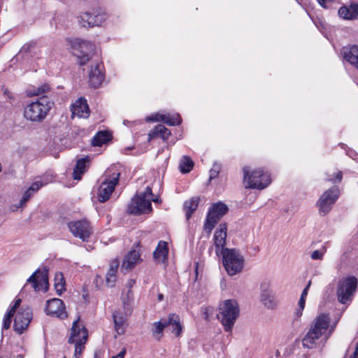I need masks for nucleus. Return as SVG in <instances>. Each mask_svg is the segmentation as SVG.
I'll return each mask as SVG.
<instances>
[{
  "instance_id": "1",
  "label": "nucleus",
  "mask_w": 358,
  "mask_h": 358,
  "mask_svg": "<svg viewBox=\"0 0 358 358\" xmlns=\"http://www.w3.org/2000/svg\"><path fill=\"white\" fill-rule=\"evenodd\" d=\"M330 322V317L327 314L319 315L311 325L309 331L302 340L303 348L313 349L317 345V341L324 335L327 331Z\"/></svg>"
},
{
  "instance_id": "2",
  "label": "nucleus",
  "mask_w": 358,
  "mask_h": 358,
  "mask_svg": "<svg viewBox=\"0 0 358 358\" xmlns=\"http://www.w3.org/2000/svg\"><path fill=\"white\" fill-rule=\"evenodd\" d=\"M54 105L47 96H42L28 103L24 109V117L31 122L43 121Z\"/></svg>"
},
{
  "instance_id": "3",
  "label": "nucleus",
  "mask_w": 358,
  "mask_h": 358,
  "mask_svg": "<svg viewBox=\"0 0 358 358\" xmlns=\"http://www.w3.org/2000/svg\"><path fill=\"white\" fill-rule=\"evenodd\" d=\"M239 312L238 304L234 299H227L220 303L217 317L225 331H231L239 316Z\"/></svg>"
},
{
  "instance_id": "4",
  "label": "nucleus",
  "mask_w": 358,
  "mask_h": 358,
  "mask_svg": "<svg viewBox=\"0 0 358 358\" xmlns=\"http://www.w3.org/2000/svg\"><path fill=\"white\" fill-rule=\"evenodd\" d=\"M220 255L222 256L223 266L229 275L234 276L243 271L245 259L238 250L225 248Z\"/></svg>"
},
{
  "instance_id": "5",
  "label": "nucleus",
  "mask_w": 358,
  "mask_h": 358,
  "mask_svg": "<svg viewBox=\"0 0 358 358\" xmlns=\"http://www.w3.org/2000/svg\"><path fill=\"white\" fill-rule=\"evenodd\" d=\"M243 182L246 188L263 189L271 182L268 173H264L262 169H255L252 171L248 167H244Z\"/></svg>"
},
{
  "instance_id": "6",
  "label": "nucleus",
  "mask_w": 358,
  "mask_h": 358,
  "mask_svg": "<svg viewBox=\"0 0 358 358\" xmlns=\"http://www.w3.org/2000/svg\"><path fill=\"white\" fill-rule=\"evenodd\" d=\"M152 192L150 187H147L143 192L137 194L128 206V212L131 214L141 215L152 211Z\"/></svg>"
},
{
  "instance_id": "7",
  "label": "nucleus",
  "mask_w": 358,
  "mask_h": 358,
  "mask_svg": "<svg viewBox=\"0 0 358 358\" xmlns=\"http://www.w3.org/2000/svg\"><path fill=\"white\" fill-rule=\"evenodd\" d=\"M357 289V278L350 275L339 280L336 287V295L341 303L345 304L352 301Z\"/></svg>"
},
{
  "instance_id": "8",
  "label": "nucleus",
  "mask_w": 358,
  "mask_h": 358,
  "mask_svg": "<svg viewBox=\"0 0 358 358\" xmlns=\"http://www.w3.org/2000/svg\"><path fill=\"white\" fill-rule=\"evenodd\" d=\"M68 41L79 64L85 65L90 59L89 55L94 50L93 44L80 38L69 39Z\"/></svg>"
},
{
  "instance_id": "9",
  "label": "nucleus",
  "mask_w": 358,
  "mask_h": 358,
  "mask_svg": "<svg viewBox=\"0 0 358 358\" xmlns=\"http://www.w3.org/2000/svg\"><path fill=\"white\" fill-rule=\"evenodd\" d=\"M228 207L222 202L213 203L209 208L203 229L208 234H210L215 224L227 213Z\"/></svg>"
},
{
  "instance_id": "10",
  "label": "nucleus",
  "mask_w": 358,
  "mask_h": 358,
  "mask_svg": "<svg viewBox=\"0 0 358 358\" xmlns=\"http://www.w3.org/2000/svg\"><path fill=\"white\" fill-rule=\"evenodd\" d=\"M339 196V189L334 186L326 190L320 197L317 202L319 213L325 215L330 212L333 205L336 203Z\"/></svg>"
},
{
  "instance_id": "11",
  "label": "nucleus",
  "mask_w": 358,
  "mask_h": 358,
  "mask_svg": "<svg viewBox=\"0 0 358 358\" xmlns=\"http://www.w3.org/2000/svg\"><path fill=\"white\" fill-rule=\"evenodd\" d=\"M67 225L73 236L84 242L88 241L92 234V227L86 220L71 221Z\"/></svg>"
},
{
  "instance_id": "12",
  "label": "nucleus",
  "mask_w": 358,
  "mask_h": 358,
  "mask_svg": "<svg viewBox=\"0 0 358 358\" xmlns=\"http://www.w3.org/2000/svg\"><path fill=\"white\" fill-rule=\"evenodd\" d=\"M31 284L35 292L43 290L46 292L48 289V268L43 266L35 271L32 275L27 280V284Z\"/></svg>"
},
{
  "instance_id": "13",
  "label": "nucleus",
  "mask_w": 358,
  "mask_h": 358,
  "mask_svg": "<svg viewBox=\"0 0 358 358\" xmlns=\"http://www.w3.org/2000/svg\"><path fill=\"white\" fill-rule=\"evenodd\" d=\"M132 312V307L119 308L113 314L115 330L118 335L124 334L127 328V320Z\"/></svg>"
},
{
  "instance_id": "14",
  "label": "nucleus",
  "mask_w": 358,
  "mask_h": 358,
  "mask_svg": "<svg viewBox=\"0 0 358 358\" xmlns=\"http://www.w3.org/2000/svg\"><path fill=\"white\" fill-rule=\"evenodd\" d=\"M260 301L265 308L270 310L275 309L278 301L274 293L271 289V284L268 281H264L260 285Z\"/></svg>"
},
{
  "instance_id": "15",
  "label": "nucleus",
  "mask_w": 358,
  "mask_h": 358,
  "mask_svg": "<svg viewBox=\"0 0 358 358\" xmlns=\"http://www.w3.org/2000/svg\"><path fill=\"white\" fill-rule=\"evenodd\" d=\"M120 173H114L113 176L106 178L99 186L98 191V199L100 202H105L109 199L112 192L118 183Z\"/></svg>"
},
{
  "instance_id": "16",
  "label": "nucleus",
  "mask_w": 358,
  "mask_h": 358,
  "mask_svg": "<svg viewBox=\"0 0 358 358\" xmlns=\"http://www.w3.org/2000/svg\"><path fill=\"white\" fill-rule=\"evenodd\" d=\"M31 319L32 311L30 308L19 309L14 319V330L19 334H22L28 327Z\"/></svg>"
},
{
  "instance_id": "17",
  "label": "nucleus",
  "mask_w": 358,
  "mask_h": 358,
  "mask_svg": "<svg viewBox=\"0 0 358 358\" xmlns=\"http://www.w3.org/2000/svg\"><path fill=\"white\" fill-rule=\"evenodd\" d=\"M106 20V15L98 10L93 13L83 12L78 16V22L84 27L100 26Z\"/></svg>"
},
{
  "instance_id": "18",
  "label": "nucleus",
  "mask_w": 358,
  "mask_h": 358,
  "mask_svg": "<svg viewBox=\"0 0 358 358\" xmlns=\"http://www.w3.org/2000/svg\"><path fill=\"white\" fill-rule=\"evenodd\" d=\"M47 315L64 319L67 317L65 310V306L62 300L59 299H52L47 301L45 309Z\"/></svg>"
},
{
  "instance_id": "19",
  "label": "nucleus",
  "mask_w": 358,
  "mask_h": 358,
  "mask_svg": "<svg viewBox=\"0 0 358 358\" xmlns=\"http://www.w3.org/2000/svg\"><path fill=\"white\" fill-rule=\"evenodd\" d=\"M227 233V227L226 224H220L214 233V245L215 246V252L217 255L222 253V250L226 248L224 245L226 244Z\"/></svg>"
},
{
  "instance_id": "20",
  "label": "nucleus",
  "mask_w": 358,
  "mask_h": 358,
  "mask_svg": "<svg viewBox=\"0 0 358 358\" xmlns=\"http://www.w3.org/2000/svg\"><path fill=\"white\" fill-rule=\"evenodd\" d=\"M147 122H164L166 124L170 126H175L180 124L181 122V118L179 114H176L171 116L170 115H162L159 113H155L148 117H146Z\"/></svg>"
},
{
  "instance_id": "21",
  "label": "nucleus",
  "mask_w": 358,
  "mask_h": 358,
  "mask_svg": "<svg viewBox=\"0 0 358 358\" xmlns=\"http://www.w3.org/2000/svg\"><path fill=\"white\" fill-rule=\"evenodd\" d=\"M72 116L86 118L90 115V109L87 100L84 98H80L71 107Z\"/></svg>"
},
{
  "instance_id": "22",
  "label": "nucleus",
  "mask_w": 358,
  "mask_h": 358,
  "mask_svg": "<svg viewBox=\"0 0 358 358\" xmlns=\"http://www.w3.org/2000/svg\"><path fill=\"white\" fill-rule=\"evenodd\" d=\"M83 332H85L88 337L87 331L85 327L79 323V318L75 320L71 329V335L69 338V343H78L83 339Z\"/></svg>"
},
{
  "instance_id": "23",
  "label": "nucleus",
  "mask_w": 358,
  "mask_h": 358,
  "mask_svg": "<svg viewBox=\"0 0 358 358\" xmlns=\"http://www.w3.org/2000/svg\"><path fill=\"white\" fill-rule=\"evenodd\" d=\"M119 265L120 262L117 259H113L110 262L109 268L106 276V283L109 287H113L115 285Z\"/></svg>"
},
{
  "instance_id": "24",
  "label": "nucleus",
  "mask_w": 358,
  "mask_h": 358,
  "mask_svg": "<svg viewBox=\"0 0 358 358\" xmlns=\"http://www.w3.org/2000/svg\"><path fill=\"white\" fill-rule=\"evenodd\" d=\"M100 67V65L96 64L94 66H92L90 72V84L94 88L99 87L104 78V76L102 73Z\"/></svg>"
},
{
  "instance_id": "25",
  "label": "nucleus",
  "mask_w": 358,
  "mask_h": 358,
  "mask_svg": "<svg viewBox=\"0 0 358 358\" xmlns=\"http://www.w3.org/2000/svg\"><path fill=\"white\" fill-rule=\"evenodd\" d=\"M169 254L168 244L166 242L160 241L157 247L153 252V257L157 262L165 263Z\"/></svg>"
},
{
  "instance_id": "26",
  "label": "nucleus",
  "mask_w": 358,
  "mask_h": 358,
  "mask_svg": "<svg viewBox=\"0 0 358 358\" xmlns=\"http://www.w3.org/2000/svg\"><path fill=\"white\" fill-rule=\"evenodd\" d=\"M344 59L358 70V46L344 48L341 52Z\"/></svg>"
},
{
  "instance_id": "27",
  "label": "nucleus",
  "mask_w": 358,
  "mask_h": 358,
  "mask_svg": "<svg viewBox=\"0 0 358 358\" xmlns=\"http://www.w3.org/2000/svg\"><path fill=\"white\" fill-rule=\"evenodd\" d=\"M338 15L346 20L358 19V4L352 3L349 6H342L338 10Z\"/></svg>"
},
{
  "instance_id": "28",
  "label": "nucleus",
  "mask_w": 358,
  "mask_h": 358,
  "mask_svg": "<svg viewBox=\"0 0 358 358\" xmlns=\"http://www.w3.org/2000/svg\"><path fill=\"white\" fill-rule=\"evenodd\" d=\"M141 258L138 251L132 250L125 257L122 264V268L125 270L132 269L138 262Z\"/></svg>"
},
{
  "instance_id": "29",
  "label": "nucleus",
  "mask_w": 358,
  "mask_h": 358,
  "mask_svg": "<svg viewBox=\"0 0 358 358\" xmlns=\"http://www.w3.org/2000/svg\"><path fill=\"white\" fill-rule=\"evenodd\" d=\"M167 327H171L172 332L176 336H179L182 330V326L180 324V317L174 313L169 314L168 318L166 319Z\"/></svg>"
},
{
  "instance_id": "30",
  "label": "nucleus",
  "mask_w": 358,
  "mask_h": 358,
  "mask_svg": "<svg viewBox=\"0 0 358 358\" xmlns=\"http://www.w3.org/2000/svg\"><path fill=\"white\" fill-rule=\"evenodd\" d=\"M167 327L166 319H162L159 321L155 322L152 325L151 331L153 336L157 340L160 341L163 336V331Z\"/></svg>"
},
{
  "instance_id": "31",
  "label": "nucleus",
  "mask_w": 358,
  "mask_h": 358,
  "mask_svg": "<svg viewBox=\"0 0 358 358\" xmlns=\"http://www.w3.org/2000/svg\"><path fill=\"white\" fill-rule=\"evenodd\" d=\"M199 202V197H192L189 200H187L184 203V210L185 211V216L188 220L193 213L196 210Z\"/></svg>"
},
{
  "instance_id": "32",
  "label": "nucleus",
  "mask_w": 358,
  "mask_h": 358,
  "mask_svg": "<svg viewBox=\"0 0 358 358\" xmlns=\"http://www.w3.org/2000/svg\"><path fill=\"white\" fill-rule=\"evenodd\" d=\"M87 158H82L77 161L73 169V176L75 180H80L81 176L85 171Z\"/></svg>"
},
{
  "instance_id": "33",
  "label": "nucleus",
  "mask_w": 358,
  "mask_h": 358,
  "mask_svg": "<svg viewBox=\"0 0 358 358\" xmlns=\"http://www.w3.org/2000/svg\"><path fill=\"white\" fill-rule=\"evenodd\" d=\"M110 140V134L108 131H99L92 138V144L93 146H101Z\"/></svg>"
},
{
  "instance_id": "34",
  "label": "nucleus",
  "mask_w": 358,
  "mask_h": 358,
  "mask_svg": "<svg viewBox=\"0 0 358 358\" xmlns=\"http://www.w3.org/2000/svg\"><path fill=\"white\" fill-rule=\"evenodd\" d=\"M55 288L58 295H61L65 290V281L63 274L60 272L56 273L54 279Z\"/></svg>"
},
{
  "instance_id": "35",
  "label": "nucleus",
  "mask_w": 358,
  "mask_h": 358,
  "mask_svg": "<svg viewBox=\"0 0 358 358\" xmlns=\"http://www.w3.org/2000/svg\"><path fill=\"white\" fill-rule=\"evenodd\" d=\"M50 90V86L48 84H43L38 87L29 90L27 93L30 96H41L40 97H41L42 96H45L44 94L48 92Z\"/></svg>"
},
{
  "instance_id": "36",
  "label": "nucleus",
  "mask_w": 358,
  "mask_h": 358,
  "mask_svg": "<svg viewBox=\"0 0 358 358\" xmlns=\"http://www.w3.org/2000/svg\"><path fill=\"white\" fill-rule=\"evenodd\" d=\"M193 166L194 163L189 157L187 156L182 157L180 163V169L182 173H186L189 172L193 168Z\"/></svg>"
},
{
  "instance_id": "37",
  "label": "nucleus",
  "mask_w": 358,
  "mask_h": 358,
  "mask_svg": "<svg viewBox=\"0 0 358 358\" xmlns=\"http://www.w3.org/2000/svg\"><path fill=\"white\" fill-rule=\"evenodd\" d=\"M87 341V336L85 332H83V339L81 341H78V343H74L75 344V352L74 357L76 358H79L81 355L83 349L85 348V344Z\"/></svg>"
},
{
  "instance_id": "38",
  "label": "nucleus",
  "mask_w": 358,
  "mask_h": 358,
  "mask_svg": "<svg viewBox=\"0 0 358 358\" xmlns=\"http://www.w3.org/2000/svg\"><path fill=\"white\" fill-rule=\"evenodd\" d=\"M155 131L157 136H159L163 140H166L171 135L169 129L162 124H158L155 127Z\"/></svg>"
},
{
  "instance_id": "39",
  "label": "nucleus",
  "mask_w": 358,
  "mask_h": 358,
  "mask_svg": "<svg viewBox=\"0 0 358 358\" xmlns=\"http://www.w3.org/2000/svg\"><path fill=\"white\" fill-rule=\"evenodd\" d=\"M134 300V294L132 290L127 289V292H123L122 295V301L123 307L126 308V306L131 307V302Z\"/></svg>"
},
{
  "instance_id": "40",
  "label": "nucleus",
  "mask_w": 358,
  "mask_h": 358,
  "mask_svg": "<svg viewBox=\"0 0 358 358\" xmlns=\"http://www.w3.org/2000/svg\"><path fill=\"white\" fill-rule=\"evenodd\" d=\"M15 314L12 311H8L3 319V327L5 329H8L11 324L12 317Z\"/></svg>"
},
{
  "instance_id": "41",
  "label": "nucleus",
  "mask_w": 358,
  "mask_h": 358,
  "mask_svg": "<svg viewBox=\"0 0 358 358\" xmlns=\"http://www.w3.org/2000/svg\"><path fill=\"white\" fill-rule=\"evenodd\" d=\"M325 250H314L311 255L310 258L313 260H322L323 259V256L324 255Z\"/></svg>"
},
{
  "instance_id": "42",
  "label": "nucleus",
  "mask_w": 358,
  "mask_h": 358,
  "mask_svg": "<svg viewBox=\"0 0 358 358\" xmlns=\"http://www.w3.org/2000/svg\"><path fill=\"white\" fill-rule=\"evenodd\" d=\"M33 194V193L27 189L20 201V206H24Z\"/></svg>"
},
{
  "instance_id": "43",
  "label": "nucleus",
  "mask_w": 358,
  "mask_h": 358,
  "mask_svg": "<svg viewBox=\"0 0 358 358\" xmlns=\"http://www.w3.org/2000/svg\"><path fill=\"white\" fill-rule=\"evenodd\" d=\"M43 186V183L36 181L34 182L28 189L31 193L34 194L36 191H38Z\"/></svg>"
},
{
  "instance_id": "44",
  "label": "nucleus",
  "mask_w": 358,
  "mask_h": 358,
  "mask_svg": "<svg viewBox=\"0 0 358 358\" xmlns=\"http://www.w3.org/2000/svg\"><path fill=\"white\" fill-rule=\"evenodd\" d=\"M220 172V168L217 165L215 164L210 171V180L215 178Z\"/></svg>"
},
{
  "instance_id": "45",
  "label": "nucleus",
  "mask_w": 358,
  "mask_h": 358,
  "mask_svg": "<svg viewBox=\"0 0 358 358\" xmlns=\"http://www.w3.org/2000/svg\"><path fill=\"white\" fill-rule=\"evenodd\" d=\"M21 299H17L15 301V303L13 306L11 307V308L8 311H12L13 313H15L16 310L19 308L20 303H21Z\"/></svg>"
},
{
  "instance_id": "46",
  "label": "nucleus",
  "mask_w": 358,
  "mask_h": 358,
  "mask_svg": "<svg viewBox=\"0 0 358 358\" xmlns=\"http://www.w3.org/2000/svg\"><path fill=\"white\" fill-rule=\"evenodd\" d=\"M305 302H306V299L300 297V299L299 301V306L300 307V310L297 311L298 315H301V312L303 310L304 306H305Z\"/></svg>"
},
{
  "instance_id": "47",
  "label": "nucleus",
  "mask_w": 358,
  "mask_h": 358,
  "mask_svg": "<svg viewBox=\"0 0 358 358\" xmlns=\"http://www.w3.org/2000/svg\"><path fill=\"white\" fill-rule=\"evenodd\" d=\"M311 285V280H309L307 285L306 286V287L303 289L302 293H301V298H305L306 297L307 294H308V289L310 288Z\"/></svg>"
},
{
  "instance_id": "48",
  "label": "nucleus",
  "mask_w": 358,
  "mask_h": 358,
  "mask_svg": "<svg viewBox=\"0 0 358 358\" xmlns=\"http://www.w3.org/2000/svg\"><path fill=\"white\" fill-rule=\"evenodd\" d=\"M135 282H135V280H133V279H129V280L127 281V284H126V287H127V289H130V290H131V288H132V287H133V286L134 285Z\"/></svg>"
},
{
  "instance_id": "49",
  "label": "nucleus",
  "mask_w": 358,
  "mask_h": 358,
  "mask_svg": "<svg viewBox=\"0 0 358 358\" xmlns=\"http://www.w3.org/2000/svg\"><path fill=\"white\" fill-rule=\"evenodd\" d=\"M23 206H20V202L17 204H13L10 206L9 209L12 212L16 211L18 208H22Z\"/></svg>"
},
{
  "instance_id": "50",
  "label": "nucleus",
  "mask_w": 358,
  "mask_h": 358,
  "mask_svg": "<svg viewBox=\"0 0 358 358\" xmlns=\"http://www.w3.org/2000/svg\"><path fill=\"white\" fill-rule=\"evenodd\" d=\"M126 354V349L123 348L116 356L113 358H124Z\"/></svg>"
},
{
  "instance_id": "51",
  "label": "nucleus",
  "mask_w": 358,
  "mask_h": 358,
  "mask_svg": "<svg viewBox=\"0 0 358 358\" xmlns=\"http://www.w3.org/2000/svg\"><path fill=\"white\" fill-rule=\"evenodd\" d=\"M332 0H317L320 5L324 8H327V3L331 2Z\"/></svg>"
},
{
  "instance_id": "52",
  "label": "nucleus",
  "mask_w": 358,
  "mask_h": 358,
  "mask_svg": "<svg viewBox=\"0 0 358 358\" xmlns=\"http://www.w3.org/2000/svg\"><path fill=\"white\" fill-rule=\"evenodd\" d=\"M156 136H157L155 129H153L152 131H151L149 134H148V141H151L152 138H155Z\"/></svg>"
},
{
  "instance_id": "53",
  "label": "nucleus",
  "mask_w": 358,
  "mask_h": 358,
  "mask_svg": "<svg viewBox=\"0 0 358 358\" xmlns=\"http://www.w3.org/2000/svg\"><path fill=\"white\" fill-rule=\"evenodd\" d=\"M101 282L102 281V278H101V276H100L99 275H96V278H95V284H96V287H99V282Z\"/></svg>"
},
{
  "instance_id": "54",
  "label": "nucleus",
  "mask_w": 358,
  "mask_h": 358,
  "mask_svg": "<svg viewBox=\"0 0 358 358\" xmlns=\"http://www.w3.org/2000/svg\"><path fill=\"white\" fill-rule=\"evenodd\" d=\"M350 358H358V343L356 346L355 350L353 355Z\"/></svg>"
},
{
  "instance_id": "55",
  "label": "nucleus",
  "mask_w": 358,
  "mask_h": 358,
  "mask_svg": "<svg viewBox=\"0 0 358 358\" xmlns=\"http://www.w3.org/2000/svg\"><path fill=\"white\" fill-rule=\"evenodd\" d=\"M336 178L338 182H340L342 179V173L340 171L336 173Z\"/></svg>"
},
{
  "instance_id": "56",
  "label": "nucleus",
  "mask_w": 358,
  "mask_h": 358,
  "mask_svg": "<svg viewBox=\"0 0 358 358\" xmlns=\"http://www.w3.org/2000/svg\"><path fill=\"white\" fill-rule=\"evenodd\" d=\"M163 298H164V296H163V294H159L158 295V299H159V301H162V300H163Z\"/></svg>"
},
{
  "instance_id": "57",
  "label": "nucleus",
  "mask_w": 358,
  "mask_h": 358,
  "mask_svg": "<svg viewBox=\"0 0 358 358\" xmlns=\"http://www.w3.org/2000/svg\"><path fill=\"white\" fill-rule=\"evenodd\" d=\"M154 201V202H159V199L158 198H155L154 199L153 198V195L152 196V199H151V201Z\"/></svg>"
},
{
  "instance_id": "58",
  "label": "nucleus",
  "mask_w": 358,
  "mask_h": 358,
  "mask_svg": "<svg viewBox=\"0 0 358 358\" xmlns=\"http://www.w3.org/2000/svg\"><path fill=\"white\" fill-rule=\"evenodd\" d=\"M205 319L206 320L208 319V313L206 312H205Z\"/></svg>"
},
{
  "instance_id": "59",
  "label": "nucleus",
  "mask_w": 358,
  "mask_h": 358,
  "mask_svg": "<svg viewBox=\"0 0 358 358\" xmlns=\"http://www.w3.org/2000/svg\"><path fill=\"white\" fill-rule=\"evenodd\" d=\"M25 49H26V45L22 47V50H24Z\"/></svg>"
},
{
  "instance_id": "60",
  "label": "nucleus",
  "mask_w": 358,
  "mask_h": 358,
  "mask_svg": "<svg viewBox=\"0 0 358 358\" xmlns=\"http://www.w3.org/2000/svg\"><path fill=\"white\" fill-rule=\"evenodd\" d=\"M329 334L325 336V340H327L329 338Z\"/></svg>"
},
{
  "instance_id": "61",
  "label": "nucleus",
  "mask_w": 358,
  "mask_h": 358,
  "mask_svg": "<svg viewBox=\"0 0 358 358\" xmlns=\"http://www.w3.org/2000/svg\"><path fill=\"white\" fill-rule=\"evenodd\" d=\"M94 358H97V356H96V355H95V356H94Z\"/></svg>"
}]
</instances>
